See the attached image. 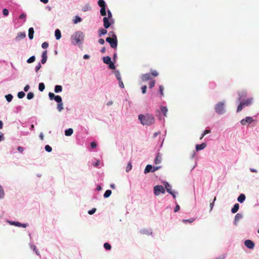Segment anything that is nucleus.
<instances>
[{"label":"nucleus","instance_id":"1","mask_svg":"<svg viewBox=\"0 0 259 259\" xmlns=\"http://www.w3.org/2000/svg\"><path fill=\"white\" fill-rule=\"evenodd\" d=\"M138 119L143 125L150 126L155 122L154 115L150 113L141 114L139 115Z\"/></svg>","mask_w":259,"mask_h":259},{"label":"nucleus","instance_id":"2","mask_svg":"<svg viewBox=\"0 0 259 259\" xmlns=\"http://www.w3.org/2000/svg\"><path fill=\"white\" fill-rule=\"evenodd\" d=\"M84 34L81 31H75L71 35L70 39L71 44L73 46H82L84 38Z\"/></svg>","mask_w":259,"mask_h":259},{"label":"nucleus","instance_id":"3","mask_svg":"<svg viewBox=\"0 0 259 259\" xmlns=\"http://www.w3.org/2000/svg\"><path fill=\"white\" fill-rule=\"evenodd\" d=\"M48 96L50 100H54L58 103L57 109L59 112H61L63 109L62 97L59 95H55L54 93L51 92L49 93Z\"/></svg>","mask_w":259,"mask_h":259},{"label":"nucleus","instance_id":"4","mask_svg":"<svg viewBox=\"0 0 259 259\" xmlns=\"http://www.w3.org/2000/svg\"><path fill=\"white\" fill-rule=\"evenodd\" d=\"M215 112L219 115L224 114L226 112L225 102H219L214 106Z\"/></svg>","mask_w":259,"mask_h":259},{"label":"nucleus","instance_id":"5","mask_svg":"<svg viewBox=\"0 0 259 259\" xmlns=\"http://www.w3.org/2000/svg\"><path fill=\"white\" fill-rule=\"evenodd\" d=\"M106 41L109 44L111 48L116 49L118 45V40L116 35L113 36V38L108 37L106 38Z\"/></svg>","mask_w":259,"mask_h":259},{"label":"nucleus","instance_id":"6","mask_svg":"<svg viewBox=\"0 0 259 259\" xmlns=\"http://www.w3.org/2000/svg\"><path fill=\"white\" fill-rule=\"evenodd\" d=\"M98 6L101 8L100 9V14L102 16H106V9L107 8V6L104 0H99L98 2Z\"/></svg>","mask_w":259,"mask_h":259},{"label":"nucleus","instance_id":"7","mask_svg":"<svg viewBox=\"0 0 259 259\" xmlns=\"http://www.w3.org/2000/svg\"><path fill=\"white\" fill-rule=\"evenodd\" d=\"M154 194L155 196H159L160 193L164 194L165 189L162 185H156L153 188Z\"/></svg>","mask_w":259,"mask_h":259},{"label":"nucleus","instance_id":"8","mask_svg":"<svg viewBox=\"0 0 259 259\" xmlns=\"http://www.w3.org/2000/svg\"><path fill=\"white\" fill-rule=\"evenodd\" d=\"M161 168V166H155L151 164H148L146 165V166L144 169V173L148 174L150 172H153Z\"/></svg>","mask_w":259,"mask_h":259},{"label":"nucleus","instance_id":"9","mask_svg":"<svg viewBox=\"0 0 259 259\" xmlns=\"http://www.w3.org/2000/svg\"><path fill=\"white\" fill-rule=\"evenodd\" d=\"M245 246L249 249H253L255 246V243L251 240L247 239L244 241Z\"/></svg>","mask_w":259,"mask_h":259},{"label":"nucleus","instance_id":"10","mask_svg":"<svg viewBox=\"0 0 259 259\" xmlns=\"http://www.w3.org/2000/svg\"><path fill=\"white\" fill-rule=\"evenodd\" d=\"M254 121V119L252 117L247 116L245 118L240 121V123L243 125H245L247 123H251Z\"/></svg>","mask_w":259,"mask_h":259},{"label":"nucleus","instance_id":"11","mask_svg":"<svg viewBox=\"0 0 259 259\" xmlns=\"http://www.w3.org/2000/svg\"><path fill=\"white\" fill-rule=\"evenodd\" d=\"M162 161V154H161L159 152H157L156 154V156L154 160V163L155 164H159Z\"/></svg>","mask_w":259,"mask_h":259},{"label":"nucleus","instance_id":"12","mask_svg":"<svg viewBox=\"0 0 259 259\" xmlns=\"http://www.w3.org/2000/svg\"><path fill=\"white\" fill-rule=\"evenodd\" d=\"M104 16V17L103 18V26L104 28L108 29L111 26V23L109 22V19L108 18H106V16Z\"/></svg>","mask_w":259,"mask_h":259},{"label":"nucleus","instance_id":"13","mask_svg":"<svg viewBox=\"0 0 259 259\" xmlns=\"http://www.w3.org/2000/svg\"><path fill=\"white\" fill-rule=\"evenodd\" d=\"M30 248L35 252V254L38 256H40V252L37 249L36 246L34 244V243L32 242H30L29 243Z\"/></svg>","mask_w":259,"mask_h":259},{"label":"nucleus","instance_id":"14","mask_svg":"<svg viewBox=\"0 0 259 259\" xmlns=\"http://www.w3.org/2000/svg\"><path fill=\"white\" fill-rule=\"evenodd\" d=\"M26 37V33L24 32H20L17 34V36L15 37V40L19 41L20 40Z\"/></svg>","mask_w":259,"mask_h":259},{"label":"nucleus","instance_id":"15","mask_svg":"<svg viewBox=\"0 0 259 259\" xmlns=\"http://www.w3.org/2000/svg\"><path fill=\"white\" fill-rule=\"evenodd\" d=\"M141 79L142 81H146L149 80H151L152 79L151 74L150 73H147L144 74L141 76Z\"/></svg>","mask_w":259,"mask_h":259},{"label":"nucleus","instance_id":"16","mask_svg":"<svg viewBox=\"0 0 259 259\" xmlns=\"http://www.w3.org/2000/svg\"><path fill=\"white\" fill-rule=\"evenodd\" d=\"M47 51H44L41 54V63L43 64H45L47 61Z\"/></svg>","mask_w":259,"mask_h":259},{"label":"nucleus","instance_id":"17","mask_svg":"<svg viewBox=\"0 0 259 259\" xmlns=\"http://www.w3.org/2000/svg\"><path fill=\"white\" fill-rule=\"evenodd\" d=\"M253 101L252 98H247L246 100H244L242 101H241L242 103V104L244 105V106H248L252 104Z\"/></svg>","mask_w":259,"mask_h":259},{"label":"nucleus","instance_id":"18","mask_svg":"<svg viewBox=\"0 0 259 259\" xmlns=\"http://www.w3.org/2000/svg\"><path fill=\"white\" fill-rule=\"evenodd\" d=\"M207 146V144L206 143L203 142L200 144H197L196 145L195 148L196 151H199L200 150H202L204 149Z\"/></svg>","mask_w":259,"mask_h":259},{"label":"nucleus","instance_id":"19","mask_svg":"<svg viewBox=\"0 0 259 259\" xmlns=\"http://www.w3.org/2000/svg\"><path fill=\"white\" fill-rule=\"evenodd\" d=\"M163 184L164 186V188L166 189L167 192L170 193L172 190L171 186L167 182L164 181Z\"/></svg>","mask_w":259,"mask_h":259},{"label":"nucleus","instance_id":"20","mask_svg":"<svg viewBox=\"0 0 259 259\" xmlns=\"http://www.w3.org/2000/svg\"><path fill=\"white\" fill-rule=\"evenodd\" d=\"M239 97L238 98V101H241V100L245 98L247 96V92L246 91H241L240 92H238Z\"/></svg>","mask_w":259,"mask_h":259},{"label":"nucleus","instance_id":"21","mask_svg":"<svg viewBox=\"0 0 259 259\" xmlns=\"http://www.w3.org/2000/svg\"><path fill=\"white\" fill-rule=\"evenodd\" d=\"M245 199H246V196H245V194L241 193L238 197L237 201L239 203H242L243 202H244V201L245 200Z\"/></svg>","mask_w":259,"mask_h":259},{"label":"nucleus","instance_id":"22","mask_svg":"<svg viewBox=\"0 0 259 259\" xmlns=\"http://www.w3.org/2000/svg\"><path fill=\"white\" fill-rule=\"evenodd\" d=\"M239 209V204L238 203H235L231 209V212L235 213L238 211Z\"/></svg>","mask_w":259,"mask_h":259},{"label":"nucleus","instance_id":"23","mask_svg":"<svg viewBox=\"0 0 259 259\" xmlns=\"http://www.w3.org/2000/svg\"><path fill=\"white\" fill-rule=\"evenodd\" d=\"M55 36L57 40H59L61 37V32L59 29H57L55 31Z\"/></svg>","mask_w":259,"mask_h":259},{"label":"nucleus","instance_id":"24","mask_svg":"<svg viewBox=\"0 0 259 259\" xmlns=\"http://www.w3.org/2000/svg\"><path fill=\"white\" fill-rule=\"evenodd\" d=\"M34 29L32 27H30L28 29V37L30 40H32L33 38L34 35Z\"/></svg>","mask_w":259,"mask_h":259},{"label":"nucleus","instance_id":"25","mask_svg":"<svg viewBox=\"0 0 259 259\" xmlns=\"http://www.w3.org/2000/svg\"><path fill=\"white\" fill-rule=\"evenodd\" d=\"M103 61L105 64L108 65L112 61V60L110 57L107 56L103 57Z\"/></svg>","mask_w":259,"mask_h":259},{"label":"nucleus","instance_id":"26","mask_svg":"<svg viewBox=\"0 0 259 259\" xmlns=\"http://www.w3.org/2000/svg\"><path fill=\"white\" fill-rule=\"evenodd\" d=\"M73 133V130L72 128H69L65 131L64 134L66 136L69 137L71 136Z\"/></svg>","mask_w":259,"mask_h":259},{"label":"nucleus","instance_id":"27","mask_svg":"<svg viewBox=\"0 0 259 259\" xmlns=\"http://www.w3.org/2000/svg\"><path fill=\"white\" fill-rule=\"evenodd\" d=\"M62 87L60 85H56L54 88V92L56 93H59L62 91Z\"/></svg>","mask_w":259,"mask_h":259},{"label":"nucleus","instance_id":"28","mask_svg":"<svg viewBox=\"0 0 259 259\" xmlns=\"http://www.w3.org/2000/svg\"><path fill=\"white\" fill-rule=\"evenodd\" d=\"M98 33H99V36L101 37V36L107 34V31L106 30V29H105H105L101 28L99 30Z\"/></svg>","mask_w":259,"mask_h":259},{"label":"nucleus","instance_id":"29","mask_svg":"<svg viewBox=\"0 0 259 259\" xmlns=\"http://www.w3.org/2000/svg\"><path fill=\"white\" fill-rule=\"evenodd\" d=\"M82 19L80 17H79L78 15H76L74 17V19L73 20V22L74 24H77L78 23L82 21Z\"/></svg>","mask_w":259,"mask_h":259},{"label":"nucleus","instance_id":"30","mask_svg":"<svg viewBox=\"0 0 259 259\" xmlns=\"http://www.w3.org/2000/svg\"><path fill=\"white\" fill-rule=\"evenodd\" d=\"M167 108L165 106H160V111L164 116H166L167 112Z\"/></svg>","mask_w":259,"mask_h":259},{"label":"nucleus","instance_id":"31","mask_svg":"<svg viewBox=\"0 0 259 259\" xmlns=\"http://www.w3.org/2000/svg\"><path fill=\"white\" fill-rule=\"evenodd\" d=\"M18 18L19 19H22L23 20L22 24H23L26 21V14L25 13L23 12V13H22V14H20V15L19 16Z\"/></svg>","mask_w":259,"mask_h":259},{"label":"nucleus","instance_id":"32","mask_svg":"<svg viewBox=\"0 0 259 259\" xmlns=\"http://www.w3.org/2000/svg\"><path fill=\"white\" fill-rule=\"evenodd\" d=\"M112 193V191L111 190H107L104 195H103V196L105 198H108L111 194Z\"/></svg>","mask_w":259,"mask_h":259},{"label":"nucleus","instance_id":"33","mask_svg":"<svg viewBox=\"0 0 259 259\" xmlns=\"http://www.w3.org/2000/svg\"><path fill=\"white\" fill-rule=\"evenodd\" d=\"M115 62L111 61L109 64H108V68L112 70H115Z\"/></svg>","mask_w":259,"mask_h":259},{"label":"nucleus","instance_id":"34","mask_svg":"<svg viewBox=\"0 0 259 259\" xmlns=\"http://www.w3.org/2000/svg\"><path fill=\"white\" fill-rule=\"evenodd\" d=\"M35 57L34 55H33V56H31L29 58H28L26 62L28 64H30V63L34 62L35 61Z\"/></svg>","mask_w":259,"mask_h":259},{"label":"nucleus","instance_id":"35","mask_svg":"<svg viewBox=\"0 0 259 259\" xmlns=\"http://www.w3.org/2000/svg\"><path fill=\"white\" fill-rule=\"evenodd\" d=\"M28 226H29V224L28 223H21L18 222L16 227L26 228V227H28Z\"/></svg>","mask_w":259,"mask_h":259},{"label":"nucleus","instance_id":"36","mask_svg":"<svg viewBox=\"0 0 259 259\" xmlns=\"http://www.w3.org/2000/svg\"><path fill=\"white\" fill-rule=\"evenodd\" d=\"M5 98L6 99V100L8 102H10L11 101H12L13 98V96L12 94H7L5 96Z\"/></svg>","mask_w":259,"mask_h":259},{"label":"nucleus","instance_id":"37","mask_svg":"<svg viewBox=\"0 0 259 259\" xmlns=\"http://www.w3.org/2000/svg\"><path fill=\"white\" fill-rule=\"evenodd\" d=\"M91 9V7L89 4H86L84 7L82 8V11L83 12H86L87 11L90 10Z\"/></svg>","mask_w":259,"mask_h":259},{"label":"nucleus","instance_id":"38","mask_svg":"<svg viewBox=\"0 0 259 259\" xmlns=\"http://www.w3.org/2000/svg\"><path fill=\"white\" fill-rule=\"evenodd\" d=\"M45 89L44 83L40 82L38 84V90L40 92H43Z\"/></svg>","mask_w":259,"mask_h":259},{"label":"nucleus","instance_id":"39","mask_svg":"<svg viewBox=\"0 0 259 259\" xmlns=\"http://www.w3.org/2000/svg\"><path fill=\"white\" fill-rule=\"evenodd\" d=\"M195 219L194 218H190L188 219H183L182 220L183 223L186 224L187 223H192L194 221Z\"/></svg>","mask_w":259,"mask_h":259},{"label":"nucleus","instance_id":"40","mask_svg":"<svg viewBox=\"0 0 259 259\" xmlns=\"http://www.w3.org/2000/svg\"><path fill=\"white\" fill-rule=\"evenodd\" d=\"M5 196V192L4 190V188L0 185V199H3Z\"/></svg>","mask_w":259,"mask_h":259},{"label":"nucleus","instance_id":"41","mask_svg":"<svg viewBox=\"0 0 259 259\" xmlns=\"http://www.w3.org/2000/svg\"><path fill=\"white\" fill-rule=\"evenodd\" d=\"M114 74L117 80H120V79H121L120 73L118 70H116L114 72Z\"/></svg>","mask_w":259,"mask_h":259},{"label":"nucleus","instance_id":"42","mask_svg":"<svg viewBox=\"0 0 259 259\" xmlns=\"http://www.w3.org/2000/svg\"><path fill=\"white\" fill-rule=\"evenodd\" d=\"M104 247L107 250H110L111 249V245L107 242H106L104 244Z\"/></svg>","mask_w":259,"mask_h":259},{"label":"nucleus","instance_id":"43","mask_svg":"<svg viewBox=\"0 0 259 259\" xmlns=\"http://www.w3.org/2000/svg\"><path fill=\"white\" fill-rule=\"evenodd\" d=\"M244 107H245L244 105L242 104V103L241 102H240L239 105L237 107V112H239L240 111H241Z\"/></svg>","mask_w":259,"mask_h":259},{"label":"nucleus","instance_id":"44","mask_svg":"<svg viewBox=\"0 0 259 259\" xmlns=\"http://www.w3.org/2000/svg\"><path fill=\"white\" fill-rule=\"evenodd\" d=\"M25 96V94L23 91H20V92H18V93L17 94V96H18V98H19V99H22Z\"/></svg>","mask_w":259,"mask_h":259},{"label":"nucleus","instance_id":"45","mask_svg":"<svg viewBox=\"0 0 259 259\" xmlns=\"http://www.w3.org/2000/svg\"><path fill=\"white\" fill-rule=\"evenodd\" d=\"M164 88L162 85H159V92L160 94V97H162L164 96L163 95Z\"/></svg>","mask_w":259,"mask_h":259},{"label":"nucleus","instance_id":"46","mask_svg":"<svg viewBox=\"0 0 259 259\" xmlns=\"http://www.w3.org/2000/svg\"><path fill=\"white\" fill-rule=\"evenodd\" d=\"M34 94L32 92H29L27 95V99L28 100H31L34 98Z\"/></svg>","mask_w":259,"mask_h":259},{"label":"nucleus","instance_id":"47","mask_svg":"<svg viewBox=\"0 0 259 259\" xmlns=\"http://www.w3.org/2000/svg\"><path fill=\"white\" fill-rule=\"evenodd\" d=\"M243 218V214L241 213H237L235 216V219L236 220L239 221Z\"/></svg>","mask_w":259,"mask_h":259},{"label":"nucleus","instance_id":"48","mask_svg":"<svg viewBox=\"0 0 259 259\" xmlns=\"http://www.w3.org/2000/svg\"><path fill=\"white\" fill-rule=\"evenodd\" d=\"M132 168V165L131 162H129L127 164V165L126 167L125 170L126 172L130 171Z\"/></svg>","mask_w":259,"mask_h":259},{"label":"nucleus","instance_id":"49","mask_svg":"<svg viewBox=\"0 0 259 259\" xmlns=\"http://www.w3.org/2000/svg\"><path fill=\"white\" fill-rule=\"evenodd\" d=\"M168 193L172 196V198L174 199H176V194H178V192H176V191H175L174 190H171L170 191V193Z\"/></svg>","mask_w":259,"mask_h":259},{"label":"nucleus","instance_id":"50","mask_svg":"<svg viewBox=\"0 0 259 259\" xmlns=\"http://www.w3.org/2000/svg\"><path fill=\"white\" fill-rule=\"evenodd\" d=\"M45 149L47 152H51L52 151V148L49 145L45 146Z\"/></svg>","mask_w":259,"mask_h":259},{"label":"nucleus","instance_id":"51","mask_svg":"<svg viewBox=\"0 0 259 259\" xmlns=\"http://www.w3.org/2000/svg\"><path fill=\"white\" fill-rule=\"evenodd\" d=\"M3 14L4 16H8L9 14V11L7 9L4 8L3 10Z\"/></svg>","mask_w":259,"mask_h":259},{"label":"nucleus","instance_id":"52","mask_svg":"<svg viewBox=\"0 0 259 259\" xmlns=\"http://www.w3.org/2000/svg\"><path fill=\"white\" fill-rule=\"evenodd\" d=\"M107 13L108 16L106 17V18H108L109 19H111V18H112V13L110 11V10H109V9H107V10L106 11V13Z\"/></svg>","mask_w":259,"mask_h":259},{"label":"nucleus","instance_id":"53","mask_svg":"<svg viewBox=\"0 0 259 259\" xmlns=\"http://www.w3.org/2000/svg\"><path fill=\"white\" fill-rule=\"evenodd\" d=\"M155 84V81L154 80H151L149 82V88L152 89L153 88Z\"/></svg>","mask_w":259,"mask_h":259},{"label":"nucleus","instance_id":"54","mask_svg":"<svg viewBox=\"0 0 259 259\" xmlns=\"http://www.w3.org/2000/svg\"><path fill=\"white\" fill-rule=\"evenodd\" d=\"M41 67V63L39 62L35 67V72H37Z\"/></svg>","mask_w":259,"mask_h":259},{"label":"nucleus","instance_id":"55","mask_svg":"<svg viewBox=\"0 0 259 259\" xmlns=\"http://www.w3.org/2000/svg\"><path fill=\"white\" fill-rule=\"evenodd\" d=\"M141 233H142L143 234H146L148 235H150V234H152V232L151 231H150L148 230H145V229L142 230Z\"/></svg>","mask_w":259,"mask_h":259},{"label":"nucleus","instance_id":"56","mask_svg":"<svg viewBox=\"0 0 259 259\" xmlns=\"http://www.w3.org/2000/svg\"><path fill=\"white\" fill-rule=\"evenodd\" d=\"M93 165L94 167H98L100 165V161L99 160H97L95 162L93 163Z\"/></svg>","mask_w":259,"mask_h":259},{"label":"nucleus","instance_id":"57","mask_svg":"<svg viewBox=\"0 0 259 259\" xmlns=\"http://www.w3.org/2000/svg\"><path fill=\"white\" fill-rule=\"evenodd\" d=\"M7 222L11 225H14L15 226H17V221H8L7 220Z\"/></svg>","mask_w":259,"mask_h":259},{"label":"nucleus","instance_id":"58","mask_svg":"<svg viewBox=\"0 0 259 259\" xmlns=\"http://www.w3.org/2000/svg\"><path fill=\"white\" fill-rule=\"evenodd\" d=\"M49 47V43L48 42H44L41 44V47L43 49H47Z\"/></svg>","mask_w":259,"mask_h":259},{"label":"nucleus","instance_id":"59","mask_svg":"<svg viewBox=\"0 0 259 259\" xmlns=\"http://www.w3.org/2000/svg\"><path fill=\"white\" fill-rule=\"evenodd\" d=\"M147 88V86L145 85L142 87L141 91L143 94H145L146 93Z\"/></svg>","mask_w":259,"mask_h":259},{"label":"nucleus","instance_id":"60","mask_svg":"<svg viewBox=\"0 0 259 259\" xmlns=\"http://www.w3.org/2000/svg\"><path fill=\"white\" fill-rule=\"evenodd\" d=\"M97 209L96 208H93L92 209L88 211V213L90 215L93 214L96 211Z\"/></svg>","mask_w":259,"mask_h":259},{"label":"nucleus","instance_id":"61","mask_svg":"<svg viewBox=\"0 0 259 259\" xmlns=\"http://www.w3.org/2000/svg\"><path fill=\"white\" fill-rule=\"evenodd\" d=\"M180 209V207L179 204L177 202H176V206L174 209V212H178Z\"/></svg>","mask_w":259,"mask_h":259},{"label":"nucleus","instance_id":"62","mask_svg":"<svg viewBox=\"0 0 259 259\" xmlns=\"http://www.w3.org/2000/svg\"><path fill=\"white\" fill-rule=\"evenodd\" d=\"M15 109H16L15 112L18 113L19 112L21 111V110L22 109V107L21 106H18L15 108Z\"/></svg>","mask_w":259,"mask_h":259},{"label":"nucleus","instance_id":"63","mask_svg":"<svg viewBox=\"0 0 259 259\" xmlns=\"http://www.w3.org/2000/svg\"><path fill=\"white\" fill-rule=\"evenodd\" d=\"M97 144L95 142H92L91 143V147L93 149H95L97 147Z\"/></svg>","mask_w":259,"mask_h":259},{"label":"nucleus","instance_id":"64","mask_svg":"<svg viewBox=\"0 0 259 259\" xmlns=\"http://www.w3.org/2000/svg\"><path fill=\"white\" fill-rule=\"evenodd\" d=\"M17 150L20 153H23V151L24 150V148L22 146H19L17 148Z\"/></svg>","mask_w":259,"mask_h":259}]
</instances>
